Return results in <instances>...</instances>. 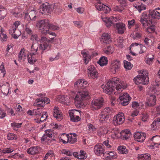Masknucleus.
<instances>
[{
	"label": "nucleus",
	"mask_w": 160,
	"mask_h": 160,
	"mask_svg": "<svg viewBox=\"0 0 160 160\" xmlns=\"http://www.w3.org/2000/svg\"><path fill=\"white\" fill-rule=\"evenodd\" d=\"M104 92L107 94H115L120 93L124 88L127 87L125 84L121 79L115 77L109 80L105 85H102Z\"/></svg>",
	"instance_id": "nucleus-1"
},
{
	"label": "nucleus",
	"mask_w": 160,
	"mask_h": 160,
	"mask_svg": "<svg viewBox=\"0 0 160 160\" xmlns=\"http://www.w3.org/2000/svg\"><path fill=\"white\" fill-rule=\"evenodd\" d=\"M141 73L135 77L134 82L137 85L142 84L146 85L149 82L148 72L147 71H140Z\"/></svg>",
	"instance_id": "nucleus-2"
},
{
	"label": "nucleus",
	"mask_w": 160,
	"mask_h": 160,
	"mask_svg": "<svg viewBox=\"0 0 160 160\" xmlns=\"http://www.w3.org/2000/svg\"><path fill=\"white\" fill-rule=\"evenodd\" d=\"M49 25V19H45L38 21L36 24V26L40 31L41 33L43 35L48 31Z\"/></svg>",
	"instance_id": "nucleus-3"
},
{
	"label": "nucleus",
	"mask_w": 160,
	"mask_h": 160,
	"mask_svg": "<svg viewBox=\"0 0 160 160\" xmlns=\"http://www.w3.org/2000/svg\"><path fill=\"white\" fill-rule=\"evenodd\" d=\"M88 95L89 93L88 91L78 92L75 98L76 103L80 105H82L83 104V101L88 98Z\"/></svg>",
	"instance_id": "nucleus-4"
},
{
	"label": "nucleus",
	"mask_w": 160,
	"mask_h": 160,
	"mask_svg": "<svg viewBox=\"0 0 160 160\" xmlns=\"http://www.w3.org/2000/svg\"><path fill=\"white\" fill-rule=\"evenodd\" d=\"M149 14L146 12H143L140 17V21L143 28H146L147 26L152 24L151 21L150 20Z\"/></svg>",
	"instance_id": "nucleus-5"
},
{
	"label": "nucleus",
	"mask_w": 160,
	"mask_h": 160,
	"mask_svg": "<svg viewBox=\"0 0 160 160\" xmlns=\"http://www.w3.org/2000/svg\"><path fill=\"white\" fill-rule=\"evenodd\" d=\"M40 42L39 49L42 51H44L46 49H50L51 45L50 44V40L48 38L44 37H42L39 40Z\"/></svg>",
	"instance_id": "nucleus-6"
},
{
	"label": "nucleus",
	"mask_w": 160,
	"mask_h": 160,
	"mask_svg": "<svg viewBox=\"0 0 160 160\" xmlns=\"http://www.w3.org/2000/svg\"><path fill=\"white\" fill-rule=\"evenodd\" d=\"M103 100L102 98L93 99L91 103L90 108L93 110L100 109L103 106Z\"/></svg>",
	"instance_id": "nucleus-7"
},
{
	"label": "nucleus",
	"mask_w": 160,
	"mask_h": 160,
	"mask_svg": "<svg viewBox=\"0 0 160 160\" xmlns=\"http://www.w3.org/2000/svg\"><path fill=\"white\" fill-rule=\"evenodd\" d=\"M121 64L120 61L118 59H115L112 60L110 66L111 72L113 74L116 73L119 71Z\"/></svg>",
	"instance_id": "nucleus-8"
},
{
	"label": "nucleus",
	"mask_w": 160,
	"mask_h": 160,
	"mask_svg": "<svg viewBox=\"0 0 160 160\" xmlns=\"http://www.w3.org/2000/svg\"><path fill=\"white\" fill-rule=\"evenodd\" d=\"M88 76L91 79H95L98 78V72L95 67L91 65L88 67L87 69Z\"/></svg>",
	"instance_id": "nucleus-9"
},
{
	"label": "nucleus",
	"mask_w": 160,
	"mask_h": 160,
	"mask_svg": "<svg viewBox=\"0 0 160 160\" xmlns=\"http://www.w3.org/2000/svg\"><path fill=\"white\" fill-rule=\"evenodd\" d=\"M70 120L72 122H77L80 119V111L76 110H71L69 111Z\"/></svg>",
	"instance_id": "nucleus-10"
},
{
	"label": "nucleus",
	"mask_w": 160,
	"mask_h": 160,
	"mask_svg": "<svg viewBox=\"0 0 160 160\" xmlns=\"http://www.w3.org/2000/svg\"><path fill=\"white\" fill-rule=\"evenodd\" d=\"M125 120L124 114L122 112H119L113 118V124L117 125L123 123Z\"/></svg>",
	"instance_id": "nucleus-11"
},
{
	"label": "nucleus",
	"mask_w": 160,
	"mask_h": 160,
	"mask_svg": "<svg viewBox=\"0 0 160 160\" xmlns=\"http://www.w3.org/2000/svg\"><path fill=\"white\" fill-rule=\"evenodd\" d=\"M119 98L120 103L124 106L128 105L131 99V98L127 93H124L122 95H120Z\"/></svg>",
	"instance_id": "nucleus-12"
},
{
	"label": "nucleus",
	"mask_w": 160,
	"mask_h": 160,
	"mask_svg": "<svg viewBox=\"0 0 160 160\" xmlns=\"http://www.w3.org/2000/svg\"><path fill=\"white\" fill-rule=\"evenodd\" d=\"M100 2L97 1V3L95 4L96 8L99 11H103L105 13H108L111 10L110 8Z\"/></svg>",
	"instance_id": "nucleus-13"
},
{
	"label": "nucleus",
	"mask_w": 160,
	"mask_h": 160,
	"mask_svg": "<svg viewBox=\"0 0 160 160\" xmlns=\"http://www.w3.org/2000/svg\"><path fill=\"white\" fill-rule=\"evenodd\" d=\"M146 137V134L142 132H137L134 133V138L138 142H142Z\"/></svg>",
	"instance_id": "nucleus-14"
},
{
	"label": "nucleus",
	"mask_w": 160,
	"mask_h": 160,
	"mask_svg": "<svg viewBox=\"0 0 160 160\" xmlns=\"http://www.w3.org/2000/svg\"><path fill=\"white\" fill-rule=\"evenodd\" d=\"M102 19L107 27H109L112 25L114 24V22H116L117 19L116 17L113 16L109 18L106 17H102Z\"/></svg>",
	"instance_id": "nucleus-15"
},
{
	"label": "nucleus",
	"mask_w": 160,
	"mask_h": 160,
	"mask_svg": "<svg viewBox=\"0 0 160 160\" xmlns=\"http://www.w3.org/2000/svg\"><path fill=\"white\" fill-rule=\"evenodd\" d=\"M57 101L66 105H69L70 100L69 97L65 95L58 96L57 97Z\"/></svg>",
	"instance_id": "nucleus-16"
},
{
	"label": "nucleus",
	"mask_w": 160,
	"mask_h": 160,
	"mask_svg": "<svg viewBox=\"0 0 160 160\" xmlns=\"http://www.w3.org/2000/svg\"><path fill=\"white\" fill-rule=\"evenodd\" d=\"M139 44L138 43H135L131 45L129 49L130 52L133 56H135L138 54Z\"/></svg>",
	"instance_id": "nucleus-17"
},
{
	"label": "nucleus",
	"mask_w": 160,
	"mask_h": 160,
	"mask_svg": "<svg viewBox=\"0 0 160 160\" xmlns=\"http://www.w3.org/2000/svg\"><path fill=\"white\" fill-rule=\"evenodd\" d=\"M54 117L58 121H61L62 119V113L58 107L55 106L53 110Z\"/></svg>",
	"instance_id": "nucleus-18"
},
{
	"label": "nucleus",
	"mask_w": 160,
	"mask_h": 160,
	"mask_svg": "<svg viewBox=\"0 0 160 160\" xmlns=\"http://www.w3.org/2000/svg\"><path fill=\"white\" fill-rule=\"evenodd\" d=\"M100 41L102 43H109L112 41L111 35L108 33H103L101 37Z\"/></svg>",
	"instance_id": "nucleus-19"
},
{
	"label": "nucleus",
	"mask_w": 160,
	"mask_h": 160,
	"mask_svg": "<svg viewBox=\"0 0 160 160\" xmlns=\"http://www.w3.org/2000/svg\"><path fill=\"white\" fill-rule=\"evenodd\" d=\"M147 105L152 107L156 104L157 101L156 96L154 95H149L147 97Z\"/></svg>",
	"instance_id": "nucleus-20"
},
{
	"label": "nucleus",
	"mask_w": 160,
	"mask_h": 160,
	"mask_svg": "<svg viewBox=\"0 0 160 160\" xmlns=\"http://www.w3.org/2000/svg\"><path fill=\"white\" fill-rule=\"evenodd\" d=\"M94 152L98 156H100L104 152V149L102 144H97L96 145L94 148Z\"/></svg>",
	"instance_id": "nucleus-21"
},
{
	"label": "nucleus",
	"mask_w": 160,
	"mask_h": 160,
	"mask_svg": "<svg viewBox=\"0 0 160 160\" xmlns=\"http://www.w3.org/2000/svg\"><path fill=\"white\" fill-rule=\"evenodd\" d=\"M39 9L40 12L42 14H43L45 12H49L52 11L50 5L47 3H43L41 5Z\"/></svg>",
	"instance_id": "nucleus-22"
},
{
	"label": "nucleus",
	"mask_w": 160,
	"mask_h": 160,
	"mask_svg": "<svg viewBox=\"0 0 160 160\" xmlns=\"http://www.w3.org/2000/svg\"><path fill=\"white\" fill-rule=\"evenodd\" d=\"M115 25L118 33L120 34H123L126 30L125 25L121 22L116 23Z\"/></svg>",
	"instance_id": "nucleus-23"
},
{
	"label": "nucleus",
	"mask_w": 160,
	"mask_h": 160,
	"mask_svg": "<svg viewBox=\"0 0 160 160\" xmlns=\"http://www.w3.org/2000/svg\"><path fill=\"white\" fill-rule=\"evenodd\" d=\"M20 22L19 21H16L12 25L9 29V33L10 34H13L17 32L18 26L20 25Z\"/></svg>",
	"instance_id": "nucleus-24"
},
{
	"label": "nucleus",
	"mask_w": 160,
	"mask_h": 160,
	"mask_svg": "<svg viewBox=\"0 0 160 160\" xmlns=\"http://www.w3.org/2000/svg\"><path fill=\"white\" fill-rule=\"evenodd\" d=\"M81 53L83 56V60L85 64H87L89 62L91 59V57L89 55L88 51L83 50L81 52Z\"/></svg>",
	"instance_id": "nucleus-25"
},
{
	"label": "nucleus",
	"mask_w": 160,
	"mask_h": 160,
	"mask_svg": "<svg viewBox=\"0 0 160 160\" xmlns=\"http://www.w3.org/2000/svg\"><path fill=\"white\" fill-rule=\"evenodd\" d=\"M88 84V82L87 81L81 79L75 82L74 86L75 87L77 86L81 88H83L86 87Z\"/></svg>",
	"instance_id": "nucleus-26"
},
{
	"label": "nucleus",
	"mask_w": 160,
	"mask_h": 160,
	"mask_svg": "<svg viewBox=\"0 0 160 160\" xmlns=\"http://www.w3.org/2000/svg\"><path fill=\"white\" fill-rule=\"evenodd\" d=\"M120 135L123 139L127 140L131 136V133L128 130H124L120 132Z\"/></svg>",
	"instance_id": "nucleus-27"
},
{
	"label": "nucleus",
	"mask_w": 160,
	"mask_h": 160,
	"mask_svg": "<svg viewBox=\"0 0 160 160\" xmlns=\"http://www.w3.org/2000/svg\"><path fill=\"white\" fill-rule=\"evenodd\" d=\"M149 141L152 142L156 147L160 145V136L156 135L149 139Z\"/></svg>",
	"instance_id": "nucleus-28"
},
{
	"label": "nucleus",
	"mask_w": 160,
	"mask_h": 160,
	"mask_svg": "<svg viewBox=\"0 0 160 160\" xmlns=\"http://www.w3.org/2000/svg\"><path fill=\"white\" fill-rule=\"evenodd\" d=\"M149 15L153 19H159L160 18V11H157L156 9L150 10Z\"/></svg>",
	"instance_id": "nucleus-29"
},
{
	"label": "nucleus",
	"mask_w": 160,
	"mask_h": 160,
	"mask_svg": "<svg viewBox=\"0 0 160 160\" xmlns=\"http://www.w3.org/2000/svg\"><path fill=\"white\" fill-rule=\"evenodd\" d=\"M108 115L101 112L98 116L99 122L100 123L106 122L108 119Z\"/></svg>",
	"instance_id": "nucleus-30"
},
{
	"label": "nucleus",
	"mask_w": 160,
	"mask_h": 160,
	"mask_svg": "<svg viewBox=\"0 0 160 160\" xmlns=\"http://www.w3.org/2000/svg\"><path fill=\"white\" fill-rule=\"evenodd\" d=\"M68 134L63 133L59 135L58 139L60 142H62L63 144H66L68 143Z\"/></svg>",
	"instance_id": "nucleus-31"
},
{
	"label": "nucleus",
	"mask_w": 160,
	"mask_h": 160,
	"mask_svg": "<svg viewBox=\"0 0 160 160\" xmlns=\"http://www.w3.org/2000/svg\"><path fill=\"white\" fill-rule=\"evenodd\" d=\"M77 135L75 133H70V135L68 134V143L73 144L76 142L77 141Z\"/></svg>",
	"instance_id": "nucleus-32"
},
{
	"label": "nucleus",
	"mask_w": 160,
	"mask_h": 160,
	"mask_svg": "<svg viewBox=\"0 0 160 160\" xmlns=\"http://www.w3.org/2000/svg\"><path fill=\"white\" fill-rule=\"evenodd\" d=\"M38 47V44L33 42L31 48V53H32L34 55L37 54L38 53L37 50Z\"/></svg>",
	"instance_id": "nucleus-33"
},
{
	"label": "nucleus",
	"mask_w": 160,
	"mask_h": 160,
	"mask_svg": "<svg viewBox=\"0 0 160 160\" xmlns=\"http://www.w3.org/2000/svg\"><path fill=\"white\" fill-rule=\"evenodd\" d=\"M108 132V131L107 129L104 127H100L97 131V134L100 136L104 135L105 134L107 133Z\"/></svg>",
	"instance_id": "nucleus-34"
},
{
	"label": "nucleus",
	"mask_w": 160,
	"mask_h": 160,
	"mask_svg": "<svg viewBox=\"0 0 160 160\" xmlns=\"http://www.w3.org/2000/svg\"><path fill=\"white\" fill-rule=\"evenodd\" d=\"M108 60L107 58L104 56L101 57L99 60L97 62L101 66L106 65L108 64Z\"/></svg>",
	"instance_id": "nucleus-35"
},
{
	"label": "nucleus",
	"mask_w": 160,
	"mask_h": 160,
	"mask_svg": "<svg viewBox=\"0 0 160 160\" xmlns=\"http://www.w3.org/2000/svg\"><path fill=\"white\" fill-rule=\"evenodd\" d=\"M160 126V118H158L153 121L151 124L152 129L154 130L157 127Z\"/></svg>",
	"instance_id": "nucleus-36"
},
{
	"label": "nucleus",
	"mask_w": 160,
	"mask_h": 160,
	"mask_svg": "<svg viewBox=\"0 0 160 160\" xmlns=\"http://www.w3.org/2000/svg\"><path fill=\"white\" fill-rule=\"evenodd\" d=\"M8 85H2L1 87V90L3 94L6 96L9 93V84L8 82H7Z\"/></svg>",
	"instance_id": "nucleus-37"
},
{
	"label": "nucleus",
	"mask_w": 160,
	"mask_h": 160,
	"mask_svg": "<svg viewBox=\"0 0 160 160\" xmlns=\"http://www.w3.org/2000/svg\"><path fill=\"white\" fill-rule=\"evenodd\" d=\"M1 34L0 35V39L2 42L7 41L8 37L5 32H3V29L2 28H1L0 30Z\"/></svg>",
	"instance_id": "nucleus-38"
},
{
	"label": "nucleus",
	"mask_w": 160,
	"mask_h": 160,
	"mask_svg": "<svg viewBox=\"0 0 160 160\" xmlns=\"http://www.w3.org/2000/svg\"><path fill=\"white\" fill-rule=\"evenodd\" d=\"M34 105L43 107L44 105V103L43 102V99H40V98H37L34 103Z\"/></svg>",
	"instance_id": "nucleus-39"
},
{
	"label": "nucleus",
	"mask_w": 160,
	"mask_h": 160,
	"mask_svg": "<svg viewBox=\"0 0 160 160\" xmlns=\"http://www.w3.org/2000/svg\"><path fill=\"white\" fill-rule=\"evenodd\" d=\"M118 150L119 153L123 154H127L128 153V152L126 147L123 146L118 147Z\"/></svg>",
	"instance_id": "nucleus-40"
},
{
	"label": "nucleus",
	"mask_w": 160,
	"mask_h": 160,
	"mask_svg": "<svg viewBox=\"0 0 160 160\" xmlns=\"http://www.w3.org/2000/svg\"><path fill=\"white\" fill-rule=\"evenodd\" d=\"M138 157L142 160H150V155L148 153H145L139 155Z\"/></svg>",
	"instance_id": "nucleus-41"
},
{
	"label": "nucleus",
	"mask_w": 160,
	"mask_h": 160,
	"mask_svg": "<svg viewBox=\"0 0 160 160\" xmlns=\"http://www.w3.org/2000/svg\"><path fill=\"white\" fill-rule=\"evenodd\" d=\"M6 14V10L2 6H0V20L4 18Z\"/></svg>",
	"instance_id": "nucleus-42"
},
{
	"label": "nucleus",
	"mask_w": 160,
	"mask_h": 160,
	"mask_svg": "<svg viewBox=\"0 0 160 160\" xmlns=\"http://www.w3.org/2000/svg\"><path fill=\"white\" fill-rule=\"evenodd\" d=\"M26 55L25 54L24 49H22L20 51L18 55V60L21 61L22 60H24L26 59Z\"/></svg>",
	"instance_id": "nucleus-43"
},
{
	"label": "nucleus",
	"mask_w": 160,
	"mask_h": 160,
	"mask_svg": "<svg viewBox=\"0 0 160 160\" xmlns=\"http://www.w3.org/2000/svg\"><path fill=\"white\" fill-rule=\"evenodd\" d=\"M38 152L37 147H33L30 148L27 151L28 153L30 154H34L37 153Z\"/></svg>",
	"instance_id": "nucleus-44"
},
{
	"label": "nucleus",
	"mask_w": 160,
	"mask_h": 160,
	"mask_svg": "<svg viewBox=\"0 0 160 160\" xmlns=\"http://www.w3.org/2000/svg\"><path fill=\"white\" fill-rule=\"evenodd\" d=\"M107 153L108 155V156H107V157H108L110 159H115L118 157L117 153L114 151H108L107 152Z\"/></svg>",
	"instance_id": "nucleus-45"
},
{
	"label": "nucleus",
	"mask_w": 160,
	"mask_h": 160,
	"mask_svg": "<svg viewBox=\"0 0 160 160\" xmlns=\"http://www.w3.org/2000/svg\"><path fill=\"white\" fill-rule=\"evenodd\" d=\"M114 51V49L111 46H109L104 50V52L106 54L108 55L112 54Z\"/></svg>",
	"instance_id": "nucleus-46"
},
{
	"label": "nucleus",
	"mask_w": 160,
	"mask_h": 160,
	"mask_svg": "<svg viewBox=\"0 0 160 160\" xmlns=\"http://www.w3.org/2000/svg\"><path fill=\"white\" fill-rule=\"evenodd\" d=\"M123 64L124 68L127 70H130L132 67V65L131 62L127 61H124Z\"/></svg>",
	"instance_id": "nucleus-47"
},
{
	"label": "nucleus",
	"mask_w": 160,
	"mask_h": 160,
	"mask_svg": "<svg viewBox=\"0 0 160 160\" xmlns=\"http://www.w3.org/2000/svg\"><path fill=\"white\" fill-rule=\"evenodd\" d=\"M34 55L32 53H31L28 56V60L29 63L32 64L36 61V59L34 57Z\"/></svg>",
	"instance_id": "nucleus-48"
},
{
	"label": "nucleus",
	"mask_w": 160,
	"mask_h": 160,
	"mask_svg": "<svg viewBox=\"0 0 160 160\" xmlns=\"http://www.w3.org/2000/svg\"><path fill=\"white\" fill-rule=\"evenodd\" d=\"M87 157L86 153L83 151H81L80 153L79 154L78 159L80 160L85 159Z\"/></svg>",
	"instance_id": "nucleus-49"
},
{
	"label": "nucleus",
	"mask_w": 160,
	"mask_h": 160,
	"mask_svg": "<svg viewBox=\"0 0 160 160\" xmlns=\"http://www.w3.org/2000/svg\"><path fill=\"white\" fill-rule=\"evenodd\" d=\"M120 132L117 129H113L112 132V137L113 138H118L120 136Z\"/></svg>",
	"instance_id": "nucleus-50"
},
{
	"label": "nucleus",
	"mask_w": 160,
	"mask_h": 160,
	"mask_svg": "<svg viewBox=\"0 0 160 160\" xmlns=\"http://www.w3.org/2000/svg\"><path fill=\"white\" fill-rule=\"evenodd\" d=\"M147 50L146 48L142 44H139V49L138 51L139 54H142L145 52Z\"/></svg>",
	"instance_id": "nucleus-51"
},
{
	"label": "nucleus",
	"mask_w": 160,
	"mask_h": 160,
	"mask_svg": "<svg viewBox=\"0 0 160 160\" xmlns=\"http://www.w3.org/2000/svg\"><path fill=\"white\" fill-rule=\"evenodd\" d=\"M30 39L33 42H34V41L38 42L39 40V39L38 35L35 33H32L31 34Z\"/></svg>",
	"instance_id": "nucleus-52"
},
{
	"label": "nucleus",
	"mask_w": 160,
	"mask_h": 160,
	"mask_svg": "<svg viewBox=\"0 0 160 160\" xmlns=\"http://www.w3.org/2000/svg\"><path fill=\"white\" fill-rule=\"evenodd\" d=\"M134 7L138 10L139 12L142 10H144L146 9L145 6L143 4H139L134 6Z\"/></svg>",
	"instance_id": "nucleus-53"
},
{
	"label": "nucleus",
	"mask_w": 160,
	"mask_h": 160,
	"mask_svg": "<svg viewBox=\"0 0 160 160\" xmlns=\"http://www.w3.org/2000/svg\"><path fill=\"white\" fill-rule=\"evenodd\" d=\"M124 7L122 6H116L113 8V10L115 12H122L124 9Z\"/></svg>",
	"instance_id": "nucleus-54"
},
{
	"label": "nucleus",
	"mask_w": 160,
	"mask_h": 160,
	"mask_svg": "<svg viewBox=\"0 0 160 160\" xmlns=\"http://www.w3.org/2000/svg\"><path fill=\"white\" fill-rule=\"evenodd\" d=\"M62 153L67 156H71L72 155L73 152L71 150L64 149L62 150Z\"/></svg>",
	"instance_id": "nucleus-55"
},
{
	"label": "nucleus",
	"mask_w": 160,
	"mask_h": 160,
	"mask_svg": "<svg viewBox=\"0 0 160 160\" xmlns=\"http://www.w3.org/2000/svg\"><path fill=\"white\" fill-rule=\"evenodd\" d=\"M22 124V123H17L15 122H14L11 123V125L14 130H17L18 128H19L21 127Z\"/></svg>",
	"instance_id": "nucleus-56"
},
{
	"label": "nucleus",
	"mask_w": 160,
	"mask_h": 160,
	"mask_svg": "<svg viewBox=\"0 0 160 160\" xmlns=\"http://www.w3.org/2000/svg\"><path fill=\"white\" fill-rule=\"evenodd\" d=\"M141 117L142 121L145 122L148 121L149 116L147 113H143L141 114Z\"/></svg>",
	"instance_id": "nucleus-57"
},
{
	"label": "nucleus",
	"mask_w": 160,
	"mask_h": 160,
	"mask_svg": "<svg viewBox=\"0 0 160 160\" xmlns=\"http://www.w3.org/2000/svg\"><path fill=\"white\" fill-rule=\"evenodd\" d=\"M147 28L146 29V31L149 33L152 32H154L155 30V26L154 25L150 24L149 26H148L146 28Z\"/></svg>",
	"instance_id": "nucleus-58"
},
{
	"label": "nucleus",
	"mask_w": 160,
	"mask_h": 160,
	"mask_svg": "<svg viewBox=\"0 0 160 160\" xmlns=\"http://www.w3.org/2000/svg\"><path fill=\"white\" fill-rule=\"evenodd\" d=\"M25 31L27 34H31L32 33V30L30 28V24L29 23L26 24L25 25Z\"/></svg>",
	"instance_id": "nucleus-59"
},
{
	"label": "nucleus",
	"mask_w": 160,
	"mask_h": 160,
	"mask_svg": "<svg viewBox=\"0 0 160 160\" xmlns=\"http://www.w3.org/2000/svg\"><path fill=\"white\" fill-rule=\"evenodd\" d=\"M41 115H42V116L40 118V122H42L45 121L47 119L48 117V114L47 112H45L42 113Z\"/></svg>",
	"instance_id": "nucleus-60"
},
{
	"label": "nucleus",
	"mask_w": 160,
	"mask_h": 160,
	"mask_svg": "<svg viewBox=\"0 0 160 160\" xmlns=\"http://www.w3.org/2000/svg\"><path fill=\"white\" fill-rule=\"evenodd\" d=\"M33 113L34 115H41L42 113V109L41 108H37V109L33 110Z\"/></svg>",
	"instance_id": "nucleus-61"
},
{
	"label": "nucleus",
	"mask_w": 160,
	"mask_h": 160,
	"mask_svg": "<svg viewBox=\"0 0 160 160\" xmlns=\"http://www.w3.org/2000/svg\"><path fill=\"white\" fill-rule=\"evenodd\" d=\"M73 22L76 27L79 28L82 27L83 24V22L82 21H74Z\"/></svg>",
	"instance_id": "nucleus-62"
},
{
	"label": "nucleus",
	"mask_w": 160,
	"mask_h": 160,
	"mask_svg": "<svg viewBox=\"0 0 160 160\" xmlns=\"http://www.w3.org/2000/svg\"><path fill=\"white\" fill-rule=\"evenodd\" d=\"M48 29H50L53 30H58L59 29V27L57 25H55L52 24H51L49 21V25L48 27Z\"/></svg>",
	"instance_id": "nucleus-63"
},
{
	"label": "nucleus",
	"mask_w": 160,
	"mask_h": 160,
	"mask_svg": "<svg viewBox=\"0 0 160 160\" xmlns=\"http://www.w3.org/2000/svg\"><path fill=\"white\" fill-rule=\"evenodd\" d=\"M7 137L8 139L9 140H12L14 139H16L17 138V136L12 133L8 134L7 135Z\"/></svg>",
	"instance_id": "nucleus-64"
}]
</instances>
